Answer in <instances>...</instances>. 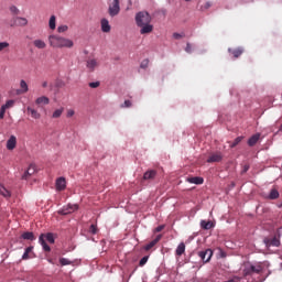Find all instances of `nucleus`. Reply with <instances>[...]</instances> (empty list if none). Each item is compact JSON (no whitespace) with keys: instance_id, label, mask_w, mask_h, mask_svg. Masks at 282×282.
<instances>
[{"instance_id":"1","label":"nucleus","mask_w":282,"mask_h":282,"mask_svg":"<svg viewBox=\"0 0 282 282\" xmlns=\"http://www.w3.org/2000/svg\"><path fill=\"white\" fill-rule=\"evenodd\" d=\"M135 23L141 28L140 34H151L153 25L151 24V14L147 11H140L135 14Z\"/></svg>"},{"instance_id":"2","label":"nucleus","mask_w":282,"mask_h":282,"mask_svg":"<svg viewBox=\"0 0 282 282\" xmlns=\"http://www.w3.org/2000/svg\"><path fill=\"white\" fill-rule=\"evenodd\" d=\"M48 43H50L51 47H58V48L74 47V42L72 40L63 37L61 35H50Z\"/></svg>"},{"instance_id":"3","label":"nucleus","mask_w":282,"mask_h":282,"mask_svg":"<svg viewBox=\"0 0 282 282\" xmlns=\"http://www.w3.org/2000/svg\"><path fill=\"white\" fill-rule=\"evenodd\" d=\"M263 272V263L257 262L252 264L251 262H247L242 265V276H254V274H261Z\"/></svg>"},{"instance_id":"4","label":"nucleus","mask_w":282,"mask_h":282,"mask_svg":"<svg viewBox=\"0 0 282 282\" xmlns=\"http://www.w3.org/2000/svg\"><path fill=\"white\" fill-rule=\"evenodd\" d=\"M45 240L48 241V243H54V241H55L54 234H52V232L42 234L39 238V242L41 243L44 252H50L52 250V248L48 247V245Z\"/></svg>"},{"instance_id":"5","label":"nucleus","mask_w":282,"mask_h":282,"mask_svg":"<svg viewBox=\"0 0 282 282\" xmlns=\"http://www.w3.org/2000/svg\"><path fill=\"white\" fill-rule=\"evenodd\" d=\"M263 243L265 245V248H279V246H281V235L267 237L263 239Z\"/></svg>"},{"instance_id":"6","label":"nucleus","mask_w":282,"mask_h":282,"mask_svg":"<svg viewBox=\"0 0 282 282\" xmlns=\"http://www.w3.org/2000/svg\"><path fill=\"white\" fill-rule=\"evenodd\" d=\"M108 14L113 19V17H118L120 14V0H112L108 4Z\"/></svg>"},{"instance_id":"7","label":"nucleus","mask_w":282,"mask_h":282,"mask_svg":"<svg viewBox=\"0 0 282 282\" xmlns=\"http://www.w3.org/2000/svg\"><path fill=\"white\" fill-rule=\"evenodd\" d=\"M78 209V204H68L58 210L59 215H72V213H76Z\"/></svg>"},{"instance_id":"8","label":"nucleus","mask_w":282,"mask_h":282,"mask_svg":"<svg viewBox=\"0 0 282 282\" xmlns=\"http://www.w3.org/2000/svg\"><path fill=\"white\" fill-rule=\"evenodd\" d=\"M15 25L20 28H25V25H28V19L20 17L13 18L11 20V28H14Z\"/></svg>"},{"instance_id":"9","label":"nucleus","mask_w":282,"mask_h":282,"mask_svg":"<svg viewBox=\"0 0 282 282\" xmlns=\"http://www.w3.org/2000/svg\"><path fill=\"white\" fill-rule=\"evenodd\" d=\"M198 257L202 259L204 263H208L213 258V250L206 249L205 251L198 252Z\"/></svg>"},{"instance_id":"10","label":"nucleus","mask_w":282,"mask_h":282,"mask_svg":"<svg viewBox=\"0 0 282 282\" xmlns=\"http://www.w3.org/2000/svg\"><path fill=\"white\" fill-rule=\"evenodd\" d=\"M158 177V171L155 170H148L142 177V182H149L155 180Z\"/></svg>"},{"instance_id":"11","label":"nucleus","mask_w":282,"mask_h":282,"mask_svg":"<svg viewBox=\"0 0 282 282\" xmlns=\"http://www.w3.org/2000/svg\"><path fill=\"white\" fill-rule=\"evenodd\" d=\"M162 240V235H158L155 237V239H153L152 241H150L148 245H145L143 247V250H145L147 252H149V250L155 248V246H158V243H160V241Z\"/></svg>"},{"instance_id":"12","label":"nucleus","mask_w":282,"mask_h":282,"mask_svg":"<svg viewBox=\"0 0 282 282\" xmlns=\"http://www.w3.org/2000/svg\"><path fill=\"white\" fill-rule=\"evenodd\" d=\"M28 83L24 79H21L20 82V89L15 90L17 96H21L23 94H28L29 91Z\"/></svg>"},{"instance_id":"13","label":"nucleus","mask_w":282,"mask_h":282,"mask_svg":"<svg viewBox=\"0 0 282 282\" xmlns=\"http://www.w3.org/2000/svg\"><path fill=\"white\" fill-rule=\"evenodd\" d=\"M98 65H99V63H98V59H96V58H89L86 62V67L89 72H95L96 68L98 67Z\"/></svg>"},{"instance_id":"14","label":"nucleus","mask_w":282,"mask_h":282,"mask_svg":"<svg viewBox=\"0 0 282 282\" xmlns=\"http://www.w3.org/2000/svg\"><path fill=\"white\" fill-rule=\"evenodd\" d=\"M7 149L8 151H14L17 149V137L11 135L7 141Z\"/></svg>"},{"instance_id":"15","label":"nucleus","mask_w":282,"mask_h":282,"mask_svg":"<svg viewBox=\"0 0 282 282\" xmlns=\"http://www.w3.org/2000/svg\"><path fill=\"white\" fill-rule=\"evenodd\" d=\"M34 173H36V165L31 164L22 175V180H28V177H30L31 175H34Z\"/></svg>"},{"instance_id":"16","label":"nucleus","mask_w":282,"mask_h":282,"mask_svg":"<svg viewBox=\"0 0 282 282\" xmlns=\"http://www.w3.org/2000/svg\"><path fill=\"white\" fill-rule=\"evenodd\" d=\"M67 188V181H65V177H59L56 180V189L57 191H65Z\"/></svg>"},{"instance_id":"17","label":"nucleus","mask_w":282,"mask_h":282,"mask_svg":"<svg viewBox=\"0 0 282 282\" xmlns=\"http://www.w3.org/2000/svg\"><path fill=\"white\" fill-rule=\"evenodd\" d=\"M101 31L105 32L106 34L111 32V25L109 24V20L107 19H101Z\"/></svg>"},{"instance_id":"18","label":"nucleus","mask_w":282,"mask_h":282,"mask_svg":"<svg viewBox=\"0 0 282 282\" xmlns=\"http://www.w3.org/2000/svg\"><path fill=\"white\" fill-rule=\"evenodd\" d=\"M223 155L220 152H217V153H214L212 154L208 159H207V162L210 164L213 162H221L223 160Z\"/></svg>"},{"instance_id":"19","label":"nucleus","mask_w":282,"mask_h":282,"mask_svg":"<svg viewBox=\"0 0 282 282\" xmlns=\"http://www.w3.org/2000/svg\"><path fill=\"white\" fill-rule=\"evenodd\" d=\"M26 111H28V113H31V117L34 120H41V113L36 109H34L32 107H28Z\"/></svg>"},{"instance_id":"20","label":"nucleus","mask_w":282,"mask_h":282,"mask_svg":"<svg viewBox=\"0 0 282 282\" xmlns=\"http://www.w3.org/2000/svg\"><path fill=\"white\" fill-rule=\"evenodd\" d=\"M48 102L50 98L46 96H41L35 99V105H37V107H43V105H47Z\"/></svg>"},{"instance_id":"21","label":"nucleus","mask_w":282,"mask_h":282,"mask_svg":"<svg viewBox=\"0 0 282 282\" xmlns=\"http://www.w3.org/2000/svg\"><path fill=\"white\" fill-rule=\"evenodd\" d=\"M260 138H261V133L253 134L252 137L249 138L248 145L254 147V144H257L259 142Z\"/></svg>"},{"instance_id":"22","label":"nucleus","mask_w":282,"mask_h":282,"mask_svg":"<svg viewBox=\"0 0 282 282\" xmlns=\"http://www.w3.org/2000/svg\"><path fill=\"white\" fill-rule=\"evenodd\" d=\"M185 252H186V245L184 242H181L175 250V254L176 257H182V254H184Z\"/></svg>"},{"instance_id":"23","label":"nucleus","mask_w":282,"mask_h":282,"mask_svg":"<svg viewBox=\"0 0 282 282\" xmlns=\"http://www.w3.org/2000/svg\"><path fill=\"white\" fill-rule=\"evenodd\" d=\"M229 54H232L234 58H239V56H241V54H243V48L238 47V48H229L228 50Z\"/></svg>"},{"instance_id":"24","label":"nucleus","mask_w":282,"mask_h":282,"mask_svg":"<svg viewBox=\"0 0 282 282\" xmlns=\"http://www.w3.org/2000/svg\"><path fill=\"white\" fill-rule=\"evenodd\" d=\"M34 47H36L37 50H45V47H47V44H45V41L43 40H35L33 42Z\"/></svg>"},{"instance_id":"25","label":"nucleus","mask_w":282,"mask_h":282,"mask_svg":"<svg viewBox=\"0 0 282 282\" xmlns=\"http://www.w3.org/2000/svg\"><path fill=\"white\" fill-rule=\"evenodd\" d=\"M187 182L189 184H204V178H202L199 176H194V177H188Z\"/></svg>"},{"instance_id":"26","label":"nucleus","mask_w":282,"mask_h":282,"mask_svg":"<svg viewBox=\"0 0 282 282\" xmlns=\"http://www.w3.org/2000/svg\"><path fill=\"white\" fill-rule=\"evenodd\" d=\"M22 239H25L26 241H34L36 238L34 237V232L26 231L22 234Z\"/></svg>"},{"instance_id":"27","label":"nucleus","mask_w":282,"mask_h":282,"mask_svg":"<svg viewBox=\"0 0 282 282\" xmlns=\"http://www.w3.org/2000/svg\"><path fill=\"white\" fill-rule=\"evenodd\" d=\"M0 195H2V197H11L12 194L10 193V191H8L6 188V186L0 184Z\"/></svg>"},{"instance_id":"28","label":"nucleus","mask_w":282,"mask_h":282,"mask_svg":"<svg viewBox=\"0 0 282 282\" xmlns=\"http://www.w3.org/2000/svg\"><path fill=\"white\" fill-rule=\"evenodd\" d=\"M213 221H206V220H202L200 221V227L204 229V230H210V228H213Z\"/></svg>"},{"instance_id":"29","label":"nucleus","mask_w":282,"mask_h":282,"mask_svg":"<svg viewBox=\"0 0 282 282\" xmlns=\"http://www.w3.org/2000/svg\"><path fill=\"white\" fill-rule=\"evenodd\" d=\"M32 250H34V247H28L22 256V260L23 261H28V259H30V252H32Z\"/></svg>"},{"instance_id":"30","label":"nucleus","mask_w":282,"mask_h":282,"mask_svg":"<svg viewBox=\"0 0 282 282\" xmlns=\"http://www.w3.org/2000/svg\"><path fill=\"white\" fill-rule=\"evenodd\" d=\"M0 52H10V43L0 42Z\"/></svg>"},{"instance_id":"31","label":"nucleus","mask_w":282,"mask_h":282,"mask_svg":"<svg viewBox=\"0 0 282 282\" xmlns=\"http://www.w3.org/2000/svg\"><path fill=\"white\" fill-rule=\"evenodd\" d=\"M268 199H279V191L276 188L271 189Z\"/></svg>"},{"instance_id":"32","label":"nucleus","mask_w":282,"mask_h":282,"mask_svg":"<svg viewBox=\"0 0 282 282\" xmlns=\"http://www.w3.org/2000/svg\"><path fill=\"white\" fill-rule=\"evenodd\" d=\"M51 30H56V15H52L48 21Z\"/></svg>"},{"instance_id":"33","label":"nucleus","mask_w":282,"mask_h":282,"mask_svg":"<svg viewBox=\"0 0 282 282\" xmlns=\"http://www.w3.org/2000/svg\"><path fill=\"white\" fill-rule=\"evenodd\" d=\"M65 111V108H59V109H56L53 115H52V118H61V116H63V112Z\"/></svg>"},{"instance_id":"34","label":"nucleus","mask_w":282,"mask_h":282,"mask_svg":"<svg viewBox=\"0 0 282 282\" xmlns=\"http://www.w3.org/2000/svg\"><path fill=\"white\" fill-rule=\"evenodd\" d=\"M243 140V137H238L235 139V141L230 144L231 149H235L241 141Z\"/></svg>"},{"instance_id":"35","label":"nucleus","mask_w":282,"mask_h":282,"mask_svg":"<svg viewBox=\"0 0 282 282\" xmlns=\"http://www.w3.org/2000/svg\"><path fill=\"white\" fill-rule=\"evenodd\" d=\"M59 263L61 265H72V261H69L67 258H61Z\"/></svg>"},{"instance_id":"36","label":"nucleus","mask_w":282,"mask_h":282,"mask_svg":"<svg viewBox=\"0 0 282 282\" xmlns=\"http://www.w3.org/2000/svg\"><path fill=\"white\" fill-rule=\"evenodd\" d=\"M9 10L11 14H14L15 17L20 13L19 8H17V6H11Z\"/></svg>"},{"instance_id":"37","label":"nucleus","mask_w":282,"mask_h":282,"mask_svg":"<svg viewBox=\"0 0 282 282\" xmlns=\"http://www.w3.org/2000/svg\"><path fill=\"white\" fill-rule=\"evenodd\" d=\"M2 107L4 109H10V107H14V100H8Z\"/></svg>"},{"instance_id":"38","label":"nucleus","mask_w":282,"mask_h":282,"mask_svg":"<svg viewBox=\"0 0 282 282\" xmlns=\"http://www.w3.org/2000/svg\"><path fill=\"white\" fill-rule=\"evenodd\" d=\"M147 261H149V256L143 257L140 262L139 265L142 268L144 265H147Z\"/></svg>"},{"instance_id":"39","label":"nucleus","mask_w":282,"mask_h":282,"mask_svg":"<svg viewBox=\"0 0 282 282\" xmlns=\"http://www.w3.org/2000/svg\"><path fill=\"white\" fill-rule=\"evenodd\" d=\"M67 30H68L67 25H61V26L57 28V32L59 34H63V32H67Z\"/></svg>"},{"instance_id":"40","label":"nucleus","mask_w":282,"mask_h":282,"mask_svg":"<svg viewBox=\"0 0 282 282\" xmlns=\"http://www.w3.org/2000/svg\"><path fill=\"white\" fill-rule=\"evenodd\" d=\"M88 85L91 89H97V87H100V82H91Z\"/></svg>"},{"instance_id":"41","label":"nucleus","mask_w":282,"mask_h":282,"mask_svg":"<svg viewBox=\"0 0 282 282\" xmlns=\"http://www.w3.org/2000/svg\"><path fill=\"white\" fill-rule=\"evenodd\" d=\"M89 232H91V235H96L98 232V227L96 225H90Z\"/></svg>"},{"instance_id":"42","label":"nucleus","mask_w":282,"mask_h":282,"mask_svg":"<svg viewBox=\"0 0 282 282\" xmlns=\"http://www.w3.org/2000/svg\"><path fill=\"white\" fill-rule=\"evenodd\" d=\"M141 69H147L149 67V59H143L140 64Z\"/></svg>"},{"instance_id":"43","label":"nucleus","mask_w":282,"mask_h":282,"mask_svg":"<svg viewBox=\"0 0 282 282\" xmlns=\"http://www.w3.org/2000/svg\"><path fill=\"white\" fill-rule=\"evenodd\" d=\"M131 100H126L122 105H121V109H124V107L126 108H129V107H131Z\"/></svg>"},{"instance_id":"44","label":"nucleus","mask_w":282,"mask_h":282,"mask_svg":"<svg viewBox=\"0 0 282 282\" xmlns=\"http://www.w3.org/2000/svg\"><path fill=\"white\" fill-rule=\"evenodd\" d=\"M6 108H3V106L0 109V120H3V118H6Z\"/></svg>"},{"instance_id":"45","label":"nucleus","mask_w":282,"mask_h":282,"mask_svg":"<svg viewBox=\"0 0 282 282\" xmlns=\"http://www.w3.org/2000/svg\"><path fill=\"white\" fill-rule=\"evenodd\" d=\"M185 52H187V54H191V52H193V46L191 45V43L186 44Z\"/></svg>"},{"instance_id":"46","label":"nucleus","mask_w":282,"mask_h":282,"mask_svg":"<svg viewBox=\"0 0 282 282\" xmlns=\"http://www.w3.org/2000/svg\"><path fill=\"white\" fill-rule=\"evenodd\" d=\"M163 229H164V225L158 226V227L154 229V232H162Z\"/></svg>"},{"instance_id":"47","label":"nucleus","mask_w":282,"mask_h":282,"mask_svg":"<svg viewBox=\"0 0 282 282\" xmlns=\"http://www.w3.org/2000/svg\"><path fill=\"white\" fill-rule=\"evenodd\" d=\"M173 39L180 40V39H182V34L173 33Z\"/></svg>"},{"instance_id":"48","label":"nucleus","mask_w":282,"mask_h":282,"mask_svg":"<svg viewBox=\"0 0 282 282\" xmlns=\"http://www.w3.org/2000/svg\"><path fill=\"white\" fill-rule=\"evenodd\" d=\"M74 113H75V111L72 110V109H69V110L67 111V118H72V116H74Z\"/></svg>"},{"instance_id":"49","label":"nucleus","mask_w":282,"mask_h":282,"mask_svg":"<svg viewBox=\"0 0 282 282\" xmlns=\"http://www.w3.org/2000/svg\"><path fill=\"white\" fill-rule=\"evenodd\" d=\"M248 171H250V165H245L242 173H248Z\"/></svg>"},{"instance_id":"50","label":"nucleus","mask_w":282,"mask_h":282,"mask_svg":"<svg viewBox=\"0 0 282 282\" xmlns=\"http://www.w3.org/2000/svg\"><path fill=\"white\" fill-rule=\"evenodd\" d=\"M42 87H47V82L42 83Z\"/></svg>"},{"instance_id":"51","label":"nucleus","mask_w":282,"mask_h":282,"mask_svg":"<svg viewBox=\"0 0 282 282\" xmlns=\"http://www.w3.org/2000/svg\"><path fill=\"white\" fill-rule=\"evenodd\" d=\"M279 131H280V133H282V124L280 126Z\"/></svg>"}]
</instances>
